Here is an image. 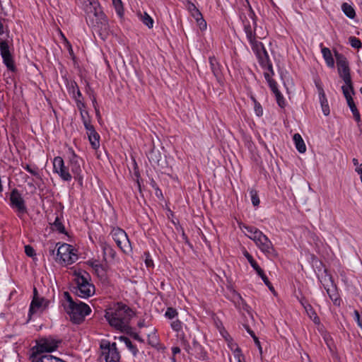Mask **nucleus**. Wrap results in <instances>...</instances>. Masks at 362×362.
Masks as SVG:
<instances>
[{"mask_svg":"<svg viewBox=\"0 0 362 362\" xmlns=\"http://www.w3.org/2000/svg\"><path fill=\"white\" fill-rule=\"evenodd\" d=\"M134 315L129 306L119 302L105 310V317L111 327L124 332L131 329L129 323Z\"/></svg>","mask_w":362,"mask_h":362,"instance_id":"obj_1","label":"nucleus"},{"mask_svg":"<svg viewBox=\"0 0 362 362\" xmlns=\"http://www.w3.org/2000/svg\"><path fill=\"white\" fill-rule=\"evenodd\" d=\"M88 2L85 6L88 23L92 27L105 30L108 27V21L100 4L95 0H88Z\"/></svg>","mask_w":362,"mask_h":362,"instance_id":"obj_2","label":"nucleus"},{"mask_svg":"<svg viewBox=\"0 0 362 362\" xmlns=\"http://www.w3.org/2000/svg\"><path fill=\"white\" fill-rule=\"evenodd\" d=\"M65 311L73 323L80 325L84 321L85 317L91 313V308L86 303L78 301L66 307Z\"/></svg>","mask_w":362,"mask_h":362,"instance_id":"obj_3","label":"nucleus"},{"mask_svg":"<svg viewBox=\"0 0 362 362\" xmlns=\"http://www.w3.org/2000/svg\"><path fill=\"white\" fill-rule=\"evenodd\" d=\"M62 340H56L52 338L42 339L32 349L30 358H36L44 356L47 353H51L58 348L59 344Z\"/></svg>","mask_w":362,"mask_h":362,"instance_id":"obj_4","label":"nucleus"},{"mask_svg":"<svg viewBox=\"0 0 362 362\" xmlns=\"http://www.w3.org/2000/svg\"><path fill=\"white\" fill-rule=\"evenodd\" d=\"M100 347L102 349V355L105 356V362H119L120 355L115 342L110 344L108 341H103Z\"/></svg>","mask_w":362,"mask_h":362,"instance_id":"obj_5","label":"nucleus"},{"mask_svg":"<svg viewBox=\"0 0 362 362\" xmlns=\"http://www.w3.org/2000/svg\"><path fill=\"white\" fill-rule=\"evenodd\" d=\"M10 205L16 209L18 216L22 218V216L27 214L28 210L25 202L19 191L14 188L10 194Z\"/></svg>","mask_w":362,"mask_h":362,"instance_id":"obj_6","label":"nucleus"},{"mask_svg":"<svg viewBox=\"0 0 362 362\" xmlns=\"http://www.w3.org/2000/svg\"><path fill=\"white\" fill-rule=\"evenodd\" d=\"M70 153L69 156V166L71 170L74 174V179L76 180L80 185H82L83 177L81 176V159L75 153L72 148L69 149Z\"/></svg>","mask_w":362,"mask_h":362,"instance_id":"obj_7","label":"nucleus"},{"mask_svg":"<svg viewBox=\"0 0 362 362\" xmlns=\"http://www.w3.org/2000/svg\"><path fill=\"white\" fill-rule=\"evenodd\" d=\"M49 304V301L45 298H33L30 305L28 321L30 320L34 315L37 313L41 314L47 309Z\"/></svg>","mask_w":362,"mask_h":362,"instance_id":"obj_8","label":"nucleus"},{"mask_svg":"<svg viewBox=\"0 0 362 362\" xmlns=\"http://www.w3.org/2000/svg\"><path fill=\"white\" fill-rule=\"evenodd\" d=\"M72 250L71 245L63 243L57 249L56 261L61 264L68 265L73 264L70 251Z\"/></svg>","mask_w":362,"mask_h":362,"instance_id":"obj_9","label":"nucleus"},{"mask_svg":"<svg viewBox=\"0 0 362 362\" xmlns=\"http://www.w3.org/2000/svg\"><path fill=\"white\" fill-rule=\"evenodd\" d=\"M249 17L251 18L252 23L246 20L243 21L244 30L246 33L247 38L249 41L254 40L255 36V29L257 27L256 17L255 12L252 9L251 6H249Z\"/></svg>","mask_w":362,"mask_h":362,"instance_id":"obj_10","label":"nucleus"},{"mask_svg":"<svg viewBox=\"0 0 362 362\" xmlns=\"http://www.w3.org/2000/svg\"><path fill=\"white\" fill-rule=\"evenodd\" d=\"M54 171L57 173L60 177L65 181L71 180V175L69 172V169L64 165V160L60 156H57L53 161Z\"/></svg>","mask_w":362,"mask_h":362,"instance_id":"obj_11","label":"nucleus"},{"mask_svg":"<svg viewBox=\"0 0 362 362\" xmlns=\"http://www.w3.org/2000/svg\"><path fill=\"white\" fill-rule=\"evenodd\" d=\"M185 5L191 16L196 20L199 28L202 30H205L206 28V22L203 18L202 13L197 6L189 1H187Z\"/></svg>","mask_w":362,"mask_h":362,"instance_id":"obj_12","label":"nucleus"},{"mask_svg":"<svg viewBox=\"0 0 362 362\" xmlns=\"http://www.w3.org/2000/svg\"><path fill=\"white\" fill-rule=\"evenodd\" d=\"M209 60L214 76L216 78L218 83L223 86L224 85L225 80L222 72V66L214 56L210 57Z\"/></svg>","mask_w":362,"mask_h":362,"instance_id":"obj_13","label":"nucleus"},{"mask_svg":"<svg viewBox=\"0 0 362 362\" xmlns=\"http://www.w3.org/2000/svg\"><path fill=\"white\" fill-rule=\"evenodd\" d=\"M341 89H342L343 94L347 101V104H348L351 111L353 113L355 120L357 122H359L361 121V115H360V113L355 105V103H354L351 95L349 93V89H348V88L346 87L345 86H343L341 87Z\"/></svg>","mask_w":362,"mask_h":362,"instance_id":"obj_14","label":"nucleus"},{"mask_svg":"<svg viewBox=\"0 0 362 362\" xmlns=\"http://www.w3.org/2000/svg\"><path fill=\"white\" fill-rule=\"evenodd\" d=\"M256 245L266 255L271 256L277 255L272 242L267 235H264V236H262V239Z\"/></svg>","mask_w":362,"mask_h":362,"instance_id":"obj_15","label":"nucleus"},{"mask_svg":"<svg viewBox=\"0 0 362 362\" xmlns=\"http://www.w3.org/2000/svg\"><path fill=\"white\" fill-rule=\"evenodd\" d=\"M337 69L339 76L343 79L346 85L345 86L347 87L353 94H354L349 65H346L345 66H337Z\"/></svg>","mask_w":362,"mask_h":362,"instance_id":"obj_16","label":"nucleus"},{"mask_svg":"<svg viewBox=\"0 0 362 362\" xmlns=\"http://www.w3.org/2000/svg\"><path fill=\"white\" fill-rule=\"evenodd\" d=\"M74 288L75 289L76 294L83 298H87L95 293V286L93 284L76 286Z\"/></svg>","mask_w":362,"mask_h":362,"instance_id":"obj_17","label":"nucleus"},{"mask_svg":"<svg viewBox=\"0 0 362 362\" xmlns=\"http://www.w3.org/2000/svg\"><path fill=\"white\" fill-rule=\"evenodd\" d=\"M148 158L153 165L163 167L165 163V160L162 158L160 151L156 150L154 147L149 151Z\"/></svg>","mask_w":362,"mask_h":362,"instance_id":"obj_18","label":"nucleus"},{"mask_svg":"<svg viewBox=\"0 0 362 362\" xmlns=\"http://www.w3.org/2000/svg\"><path fill=\"white\" fill-rule=\"evenodd\" d=\"M74 275L75 276V282L76 286H81L90 284L89 280L90 279V275L85 271L82 272H74Z\"/></svg>","mask_w":362,"mask_h":362,"instance_id":"obj_19","label":"nucleus"},{"mask_svg":"<svg viewBox=\"0 0 362 362\" xmlns=\"http://www.w3.org/2000/svg\"><path fill=\"white\" fill-rule=\"evenodd\" d=\"M317 87L319 90L320 101L322 112L325 116H327L329 115L330 112L327 99L326 98L323 88L320 85H317Z\"/></svg>","mask_w":362,"mask_h":362,"instance_id":"obj_20","label":"nucleus"},{"mask_svg":"<svg viewBox=\"0 0 362 362\" xmlns=\"http://www.w3.org/2000/svg\"><path fill=\"white\" fill-rule=\"evenodd\" d=\"M192 351V354H194L195 357L200 360H204L206 358V352L204 348L195 339L193 341L192 347L190 348Z\"/></svg>","mask_w":362,"mask_h":362,"instance_id":"obj_21","label":"nucleus"},{"mask_svg":"<svg viewBox=\"0 0 362 362\" xmlns=\"http://www.w3.org/2000/svg\"><path fill=\"white\" fill-rule=\"evenodd\" d=\"M111 235L112 236V238L115 241L116 240H123L124 241V245L129 244V239L127 238V235L124 230L119 228H113L111 231Z\"/></svg>","mask_w":362,"mask_h":362,"instance_id":"obj_22","label":"nucleus"},{"mask_svg":"<svg viewBox=\"0 0 362 362\" xmlns=\"http://www.w3.org/2000/svg\"><path fill=\"white\" fill-rule=\"evenodd\" d=\"M88 134L91 146L93 148L97 149L100 146L99 134L96 132L95 129H92L91 132H88Z\"/></svg>","mask_w":362,"mask_h":362,"instance_id":"obj_23","label":"nucleus"},{"mask_svg":"<svg viewBox=\"0 0 362 362\" xmlns=\"http://www.w3.org/2000/svg\"><path fill=\"white\" fill-rule=\"evenodd\" d=\"M322 54L326 62L327 65L329 67L333 68L334 66V60L332 57V54L331 53L330 49L327 47H322Z\"/></svg>","mask_w":362,"mask_h":362,"instance_id":"obj_24","label":"nucleus"},{"mask_svg":"<svg viewBox=\"0 0 362 362\" xmlns=\"http://www.w3.org/2000/svg\"><path fill=\"white\" fill-rule=\"evenodd\" d=\"M293 141L297 150L301 153H305L306 151V146L301 136L298 133L293 135Z\"/></svg>","mask_w":362,"mask_h":362,"instance_id":"obj_25","label":"nucleus"},{"mask_svg":"<svg viewBox=\"0 0 362 362\" xmlns=\"http://www.w3.org/2000/svg\"><path fill=\"white\" fill-rule=\"evenodd\" d=\"M138 15L141 22L148 28L153 27V20L146 12L139 13Z\"/></svg>","mask_w":362,"mask_h":362,"instance_id":"obj_26","label":"nucleus"},{"mask_svg":"<svg viewBox=\"0 0 362 362\" xmlns=\"http://www.w3.org/2000/svg\"><path fill=\"white\" fill-rule=\"evenodd\" d=\"M252 50L257 54L259 53H262L263 51H266L265 47L261 42L256 40V38L254 37V40L249 41Z\"/></svg>","mask_w":362,"mask_h":362,"instance_id":"obj_27","label":"nucleus"},{"mask_svg":"<svg viewBox=\"0 0 362 362\" xmlns=\"http://www.w3.org/2000/svg\"><path fill=\"white\" fill-rule=\"evenodd\" d=\"M341 9L344 14L349 18L353 19L356 16V12L354 8L348 3H343Z\"/></svg>","mask_w":362,"mask_h":362,"instance_id":"obj_28","label":"nucleus"},{"mask_svg":"<svg viewBox=\"0 0 362 362\" xmlns=\"http://www.w3.org/2000/svg\"><path fill=\"white\" fill-rule=\"evenodd\" d=\"M305 311L310 318L314 322L315 324H320V320L317 313L310 304H306Z\"/></svg>","mask_w":362,"mask_h":362,"instance_id":"obj_29","label":"nucleus"},{"mask_svg":"<svg viewBox=\"0 0 362 362\" xmlns=\"http://www.w3.org/2000/svg\"><path fill=\"white\" fill-rule=\"evenodd\" d=\"M119 340L124 342L127 347L129 349V350L132 353V354L134 356H136L139 351H138L137 348L136 347V346H134L132 343L131 340L128 337H127L125 336H121L119 337Z\"/></svg>","mask_w":362,"mask_h":362,"instance_id":"obj_30","label":"nucleus"},{"mask_svg":"<svg viewBox=\"0 0 362 362\" xmlns=\"http://www.w3.org/2000/svg\"><path fill=\"white\" fill-rule=\"evenodd\" d=\"M257 57L258 58L259 63L262 68H265L266 65L271 62L267 50L263 51L262 53L257 54Z\"/></svg>","mask_w":362,"mask_h":362,"instance_id":"obj_31","label":"nucleus"},{"mask_svg":"<svg viewBox=\"0 0 362 362\" xmlns=\"http://www.w3.org/2000/svg\"><path fill=\"white\" fill-rule=\"evenodd\" d=\"M57 357L46 354L42 356L30 359L32 360V362H57Z\"/></svg>","mask_w":362,"mask_h":362,"instance_id":"obj_32","label":"nucleus"},{"mask_svg":"<svg viewBox=\"0 0 362 362\" xmlns=\"http://www.w3.org/2000/svg\"><path fill=\"white\" fill-rule=\"evenodd\" d=\"M244 255L250 262L251 267L256 271L257 273L262 272V268L258 265L256 261L253 259L252 256L247 252H244Z\"/></svg>","mask_w":362,"mask_h":362,"instance_id":"obj_33","label":"nucleus"},{"mask_svg":"<svg viewBox=\"0 0 362 362\" xmlns=\"http://www.w3.org/2000/svg\"><path fill=\"white\" fill-rule=\"evenodd\" d=\"M334 56L337 66H345L346 65H349V62L344 54L334 51Z\"/></svg>","mask_w":362,"mask_h":362,"instance_id":"obj_34","label":"nucleus"},{"mask_svg":"<svg viewBox=\"0 0 362 362\" xmlns=\"http://www.w3.org/2000/svg\"><path fill=\"white\" fill-rule=\"evenodd\" d=\"M0 52L1 57H9L11 55L8 42L6 40L0 41Z\"/></svg>","mask_w":362,"mask_h":362,"instance_id":"obj_35","label":"nucleus"},{"mask_svg":"<svg viewBox=\"0 0 362 362\" xmlns=\"http://www.w3.org/2000/svg\"><path fill=\"white\" fill-rule=\"evenodd\" d=\"M3 62L7 67V69L13 72H15L16 71V68L14 64V61L13 59L12 55H10L9 57H2Z\"/></svg>","mask_w":362,"mask_h":362,"instance_id":"obj_36","label":"nucleus"},{"mask_svg":"<svg viewBox=\"0 0 362 362\" xmlns=\"http://www.w3.org/2000/svg\"><path fill=\"white\" fill-rule=\"evenodd\" d=\"M327 293L330 298V299L334 302V304L337 303V301H339L338 293H337L336 287H332V288H327L325 286Z\"/></svg>","mask_w":362,"mask_h":362,"instance_id":"obj_37","label":"nucleus"},{"mask_svg":"<svg viewBox=\"0 0 362 362\" xmlns=\"http://www.w3.org/2000/svg\"><path fill=\"white\" fill-rule=\"evenodd\" d=\"M113 6L116 10L117 15L122 18L124 16V8L123 5L121 0H112Z\"/></svg>","mask_w":362,"mask_h":362,"instance_id":"obj_38","label":"nucleus"},{"mask_svg":"<svg viewBox=\"0 0 362 362\" xmlns=\"http://www.w3.org/2000/svg\"><path fill=\"white\" fill-rule=\"evenodd\" d=\"M103 250L104 256H109L112 259L115 258L116 252L110 245L105 244L103 246Z\"/></svg>","mask_w":362,"mask_h":362,"instance_id":"obj_39","label":"nucleus"},{"mask_svg":"<svg viewBox=\"0 0 362 362\" xmlns=\"http://www.w3.org/2000/svg\"><path fill=\"white\" fill-rule=\"evenodd\" d=\"M64 298L66 301V303H63L62 305L64 307V310H66V307L71 306L72 304H74L76 301H74L71 296L70 293L68 291H64L63 293Z\"/></svg>","mask_w":362,"mask_h":362,"instance_id":"obj_40","label":"nucleus"},{"mask_svg":"<svg viewBox=\"0 0 362 362\" xmlns=\"http://www.w3.org/2000/svg\"><path fill=\"white\" fill-rule=\"evenodd\" d=\"M250 194L251 197V200L253 206H257L260 203V200L257 194V192L255 189H251L250 190Z\"/></svg>","mask_w":362,"mask_h":362,"instance_id":"obj_41","label":"nucleus"},{"mask_svg":"<svg viewBox=\"0 0 362 362\" xmlns=\"http://www.w3.org/2000/svg\"><path fill=\"white\" fill-rule=\"evenodd\" d=\"M53 226L60 233H65V228L58 216L56 217Z\"/></svg>","mask_w":362,"mask_h":362,"instance_id":"obj_42","label":"nucleus"},{"mask_svg":"<svg viewBox=\"0 0 362 362\" xmlns=\"http://www.w3.org/2000/svg\"><path fill=\"white\" fill-rule=\"evenodd\" d=\"M23 168H24L25 170H26L28 172H29L33 176H35V177H36L37 178H39V179L41 178L40 175L39 171H38L37 167L35 166V167L32 168L30 165H26Z\"/></svg>","mask_w":362,"mask_h":362,"instance_id":"obj_43","label":"nucleus"},{"mask_svg":"<svg viewBox=\"0 0 362 362\" xmlns=\"http://www.w3.org/2000/svg\"><path fill=\"white\" fill-rule=\"evenodd\" d=\"M264 234L262 231L256 228L250 236V238L253 240L257 244V242H259L260 239H262V236H264Z\"/></svg>","mask_w":362,"mask_h":362,"instance_id":"obj_44","label":"nucleus"},{"mask_svg":"<svg viewBox=\"0 0 362 362\" xmlns=\"http://www.w3.org/2000/svg\"><path fill=\"white\" fill-rule=\"evenodd\" d=\"M349 42L352 47L359 49L362 47V42L361 40L354 36L349 37Z\"/></svg>","mask_w":362,"mask_h":362,"instance_id":"obj_45","label":"nucleus"},{"mask_svg":"<svg viewBox=\"0 0 362 362\" xmlns=\"http://www.w3.org/2000/svg\"><path fill=\"white\" fill-rule=\"evenodd\" d=\"M264 78L267 80L271 90L276 89L277 88V83L271 77L269 74L264 73Z\"/></svg>","mask_w":362,"mask_h":362,"instance_id":"obj_46","label":"nucleus"},{"mask_svg":"<svg viewBox=\"0 0 362 362\" xmlns=\"http://www.w3.org/2000/svg\"><path fill=\"white\" fill-rule=\"evenodd\" d=\"M25 253L27 256L34 258L36 256L35 250L30 245H27L25 246Z\"/></svg>","mask_w":362,"mask_h":362,"instance_id":"obj_47","label":"nucleus"},{"mask_svg":"<svg viewBox=\"0 0 362 362\" xmlns=\"http://www.w3.org/2000/svg\"><path fill=\"white\" fill-rule=\"evenodd\" d=\"M165 315L169 319H173L177 315V312L175 308L170 307L167 308Z\"/></svg>","mask_w":362,"mask_h":362,"instance_id":"obj_48","label":"nucleus"},{"mask_svg":"<svg viewBox=\"0 0 362 362\" xmlns=\"http://www.w3.org/2000/svg\"><path fill=\"white\" fill-rule=\"evenodd\" d=\"M252 100L255 103V111L256 112V115L259 117L262 116L263 113V110L260 103H259L254 98H252Z\"/></svg>","mask_w":362,"mask_h":362,"instance_id":"obj_49","label":"nucleus"},{"mask_svg":"<svg viewBox=\"0 0 362 362\" xmlns=\"http://www.w3.org/2000/svg\"><path fill=\"white\" fill-rule=\"evenodd\" d=\"M124 332H125L127 334H129L130 337H132L135 340H137L141 343L144 342V339H141L137 333L132 332L131 329L124 330Z\"/></svg>","mask_w":362,"mask_h":362,"instance_id":"obj_50","label":"nucleus"},{"mask_svg":"<svg viewBox=\"0 0 362 362\" xmlns=\"http://www.w3.org/2000/svg\"><path fill=\"white\" fill-rule=\"evenodd\" d=\"M70 88L73 89L74 94L75 93V89H76V95L74 96L75 98L76 97L77 99H80L81 98H82V94H81V91L79 90L78 87L76 82L71 83Z\"/></svg>","mask_w":362,"mask_h":362,"instance_id":"obj_51","label":"nucleus"},{"mask_svg":"<svg viewBox=\"0 0 362 362\" xmlns=\"http://www.w3.org/2000/svg\"><path fill=\"white\" fill-rule=\"evenodd\" d=\"M88 264L95 269V271L99 274L100 272V269H101L102 271L104 270L103 266L98 263H97V261H94V262H88Z\"/></svg>","mask_w":362,"mask_h":362,"instance_id":"obj_52","label":"nucleus"},{"mask_svg":"<svg viewBox=\"0 0 362 362\" xmlns=\"http://www.w3.org/2000/svg\"><path fill=\"white\" fill-rule=\"evenodd\" d=\"M276 99L279 107H281V108L285 107V100L281 93H278V95L276 96Z\"/></svg>","mask_w":362,"mask_h":362,"instance_id":"obj_53","label":"nucleus"},{"mask_svg":"<svg viewBox=\"0 0 362 362\" xmlns=\"http://www.w3.org/2000/svg\"><path fill=\"white\" fill-rule=\"evenodd\" d=\"M171 327L173 330L175 331H179L182 328V322L179 320H177L175 321H173L172 323H171Z\"/></svg>","mask_w":362,"mask_h":362,"instance_id":"obj_54","label":"nucleus"},{"mask_svg":"<svg viewBox=\"0 0 362 362\" xmlns=\"http://www.w3.org/2000/svg\"><path fill=\"white\" fill-rule=\"evenodd\" d=\"M83 124L86 129L89 132H91L92 129H95L94 127L90 124V121L89 119H83Z\"/></svg>","mask_w":362,"mask_h":362,"instance_id":"obj_55","label":"nucleus"},{"mask_svg":"<svg viewBox=\"0 0 362 362\" xmlns=\"http://www.w3.org/2000/svg\"><path fill=\"white\" fill-rule=\"evenodd\" d=\"M148 344L150 345H151L152 346H155L158 344L157 337L155 334H153L152 336L148 334Z\"/></svg>","mask_w":362,"mask_h":362,"instance_id":"obj_56","label":"nucleus"},{"mask_svg":"<svg viewBox=\"0 0 362 362\" xmlns=\"http://www.w3.org/2000/svg\"><path fill=\"white\" fill-rule=\"evenodd\" d=\"M115 243H117V246L124 252H127V250L125 248V247L127 246V245H124V241H123V240L120 239V240H115Z\"/></svg>","mask_w":362,"mask_h":362,"instance_id":"obj_57","label":"nucleus"},{"mask_svg":"<svg viewBox=\"0 0 362 362\" xmlns=\"http://www.w3.org/2000/svg\"><path fill=\"white\" fill-rule=\"evenodd\" d=\"M257 274L262 278V281L265 284V285L270 284V281L267 276L264 274V271L262 269V272L259 273H257Z\"/></svg>","mask_w":362,"mask_h":362,"instance_id":"obj_58","label":"nucleus"},{"mask_svg":"<svg viewBox=\"0 0 362 362\" xmlns=\"http://www.w3.org/2000/svg\"><path fill=\"white\" fill-rule=\"evenodd\" d=\"M355 320H356L359 327L362 328V319H361L360 314L358 310H354Z\"/></svg>","mask_w":362,"mask_h":362,"instance_id":"obj_59","label":"nucleus"},{"mask_svg":"<svg viewBox=\"0 0 362 362\" xmlns=\"http://www.w3.org/2000/svg\"><path fill=\"white\" fill-rule=\"evenodd\" d=\"M145 255H146V257L145 259V263H146V267H153V260L150 258L149 254L145 253Z\"/></svg>","mask_w":362,"mask_h":362,"instance_id":"obj_60","label":"nucleus"},{"mask_svg":"<svg viewBox=\"0 0 362 362\" xmlns=\"http://www.w3.org/2000/svg\"><path fill=\"white\" fill-rule=\"evenodd\" d=\"M264 69H267L268 70L269 72H267V73L269 74L271 77L273 75H274V71L273 70L272 64L271 62L269 64L266 65V67Z\"/></svg>","mask_w":362,"mask_h":362,"instance_id":"obj_61","label":"nucleus"},{"mask_svg":"<svg viewBox=\"0 0 362 362\" xmlns=\"http://www.w3.org/2000/svg\"><path fill=\"white\" fill-rule=\"evenodd\" d=\"M253 339H254V341H255V344L258 347V349L259 351L260 354H262V346H261V344H260V341H259L258 337H254Z\"/></svg>","mask_w":362,"mask_h":362,"instance_id":"obj_62","label":"nucleus"},{"mask_svg":"<svg viewBox=\"0 0 362 362\" xmlns=\"http://www.w3.org/2000/svg\"><path fill=\"white\" fill-rule=\"evenodd\" d=\"M241 228H245L248 233H252L253 231L256 229L254 227H252V226H246V225H243L242 227H240Z\"/></svg>","mask_w":362,"mask_h":362,"instance_id":"obj_63","label":"nucleus"},{"mask_svg":"<svg viewBox=\"0 0 362 362\" xmlns=\"http://www.w3.org/2000/svg\"><path fill=\"white\" fill-rule=\"evenodd\" d=\"M74 248L72 247L71 251H70V256L71 257V260H73V263L75 262L78 259V255L74 252Z\"/></svg>","mask_w":362,"mask_h":362,"instance_id":"obj_64","label":"nucleus"}]
</instances>
